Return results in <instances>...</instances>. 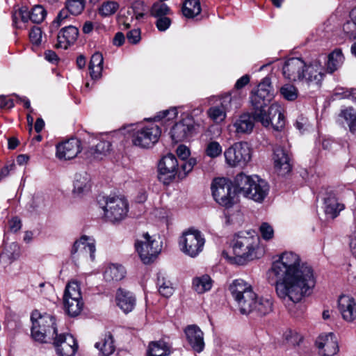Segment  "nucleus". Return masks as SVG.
Segmentation results:
<instances>
[{
	"label": "nucleus",
	"instance_id": "f257e3e1",
	"mask_svg": "<svg viewBox=\"0 0 356 356\" xmlns=\"http://www.w3.org/2000/svg\"><path fill=\"white\" fill-rule=\"evenodd\" d=\"M270 270L276 277L275 290L281 299L298 302L309 295L315 286L312 266L301 262L300 257L292 252L282 254Z\"/></svg>",
	"mask_w": 356,
	"mask_h": 356
},
{
	"label": "nucleus",
	"instance_id": "f03ea898",
	"mask_svg": "<svg viewBox=\"0 0 356 356\" xmlns=\"http://www.w3.org/2000/svg\"><path fill=\"white\" fill-rule=\"evenodd\" d=\"M282 74L291 81H302L309 87L318 89L324 77L323 68L318 61L309 65L299 58H291L284 62Z\"/></svg>",
	"mask_w": 356,
	"mask_h": 356
},
{
	"label": "nucleus",
	"instance_id": "7ed1b4c3",
	"mask_svg": "<svg viewBox=\"0 0 356 356\" xmlns=\"http://www.w3.org/2000/svg\"><path fill=\"white\" fill-rule=\"evenodd\" d=\"M234 184L238 193L257 202H261L269 191L268 183L258 176H248L243 172L238 174Z\"/></svg>",
	"mask_w": 356,
	"mask_h": 356
},
{
	"label": "nucleus",
	"instance_id": "20e7f679",
	"mask_svg": "<svg viewBox=\"0 0 356 356\" xmlns=\"http://www.w3.org/2000/svg\"><path fill=\"white\" fill-rule=\"evenodd\" d=\"M259 241V236L250 232H241L235 235L232 241L235 261L243 264L246 261L256 259Z\"/></svg>",
	"mask_w": 356,
	"mask_h": 356
},
{
	"label": "nucleus",
	"instance_id": "39448f33",
	"mask_svg": "<svg viewBox=\"0 0 356 356\" xmlns=\"http://www.w3.org/2000/svg\"><path fill=\"white\" fill-rule=\"evenodd\" d=\"M31 319L32 321L31 335L33 338L42 343L47 342L57 336L56 320L51 314H41L38 311L32 312Z\"/></svg>",
	"mask_w": 356,
	"mask_h": 356
},
{
	"label": "nucleus",
	"instance_id": "423d86ee",
	"mask_svg": "<svg viewBox=\"0 0 356 356\" xmlns=\"http://www.w3.org/2000/svg\"><path fill=\"white\" fill-rule=\"evenodd\" d=\"M212 195L220 205L229 208L234 204L236 194L238 191L234 186V181L224 177L213 179L211 184Z\"/></svg>",
	"mask_w": 356,
	"mask_h": 356
},
{
	"label": "nucleus",
	"instance_id": "0eeeda50",
	"mask_svg": "<svg viewBox=\"0 0 356 356\" xmlns=\"http://www.w3.org/2000/svg\"><path fill=\"white\" fill-rule=\"evenodd\" d=\"M161 134L160 127L155 124L137 127L133 130L131 141L134 146L148 149L158 142Z\"/></svg>",
	"mask_w": 356,
	"mask_h": 356
},
{
	"label": "nucleus",
	"instance_id": "6e6552de",
	"mask_svg": "<svg viewBox=\"0 0 356 356\" xmlns=\"http://www.w3.org/2000/svg\"><path fill=\"white\" fill-rule=\"evenodd\" d=\"M102 209L105 218L114 223L125 218L129 211V204L123 196H109L106 198Z\"/></svg>",
	"mask_w": 356,
	"mask_h": 356
},
{
	"label": "nucleus",
	"instance_id": "1a4fd4ad",
	"mask_svg": "<svg viewBox=\"0 0 356 356\" xmlns=\"http://www.w3.org/2000/svg\"><path fill=\"white\" fill-rule=\"evenodd\" d=\"M179 243L184 254L195 257L202 251L205 239L200 231L189 229L180 237Z\"/></svg>",
	"mask_w": 356,
	"mask_h": 356
},
{
	"label": "nucleus",
	"instance_id": "9d476101",
	"mask_svg": "<svg viewBox=\"0 0 356 356\" xmlns=\"http://www.w3.org/2000/svg\"><path fill=\"white\" fill-rule=\"evenodd\" d=\"M224 156L229 166L244 167L251 159V150L247 143H235L225 151Z\"/></svg>",
	"mask_w": 356,
	"mask_h": 356
},
{
	"label": "nucleus",
	"instance_id": "9b49d317",
	"mask_svg": "<svg viewBox=\"0 0 356 356\" xmlns=\"http://www.w3.org/2000/svg\"><path fill=\"white\" fill-rule=\"evenodd\" d=\"M143 240H137L135 243V248L139 257L145 264L153 262L161 250V246L159 242L152 237L148 233L143 236Z\"/></svg>",
	"mask_w": 356,
	"mask_h": 356
},
{
	"label": "nucleus",
	"instance_id": "f8f14e48",
	"mask_svg": "<svg viewBox=\"0 0 356 356\" xmlns=\"http://www.w3.org/2000/svg\"><path fill=\"white\" fill-rule=\"evenodd\" d=\"M179 163L176 156L172 154H168L160 160L158 169L159 179L165 184H169L175 177Z\"/></svg>",
	"mask_w": 356,
	"mask_h": 356
},
{
	"label": "nucleus",
	"instance_id": "ddd939ff",
	"mask_svg": "<svg viewBox=\"0 0 356 356\" xmlns=\"http://www.w3.org/2000/svg\"><path fill=\"white\" fill-rule=\"evenodd\" d=\"M250 99L252 115L256 121L261 122L262 125H268L269 122L265 117V113L268 111L266 108L273 98L270 96H263L254 92L250 95Z\"/></svg>",
	"mask_w": 356,
	"mask_h": 356
},
{
	"label": "nucleus",
	"instance_id": "4468645a",
	"mask_svg": "<svg viewBox=\"0 0 356 356\" xmlns=\"http://www.w3.org/2000/svg\"><path fill=\"white\" fill-rule=\"evenodd\" d=\"M194 131V120L187 115L177 122L170 131L172 140L175 143L181 142L189 139Z\"/></svg>",
	"mask_w": 356,
	"mask_h": 356
},
{
	"label": "nucleus",
	"instance_id": "2eb2a0df",
	"mask_svg": "<svg viewBox=\"0 0 356 356\" xmlns=\"http://www.w3.org/2000/svg\"><path fill=\"white\" fill-rule=\"evenodd\" d=\"M54 344L59 356H74L78 349L76 339L70 334H60L55 336Z\"/></svg>",
	"mask_w": 356,
	"mask_h": 356
},
{
	"label": "nucleus",
	"instance_id": "dca6fc26",
	"mask_svg": "<svg viewBox=\"0 0 356 356\" xmlns=\"http://www.w3.org/2000/svg\"><path fill=\"white\" fill-rule=\"evenodd\" d=\"M273 161L275 169L278 175L284 176L291 172V158L289 152L285 147L277 145L274 148Z\"/></svg>",
	"mask_w": 356,
	"mask_h": 356
},
{
	"label": "nucleus",
	"instance_id": "f3484780",
	"mask_svg": "<svg viewBox=\"0 0 356 356\" xmlns=\"http://www.w3.org/2000/svg\"><path fill=\"white\" fill-rule=\"evenodd\" d=\"M95 250V245L92 240L86 236H83L74 243L71 254L73 259L89 257L91 260H94Z\"/></svg>",
	"mask_w": 356,
	"mask_h": 356
},
{
	"label": "nucleus",
	"instance_id": "a211bd4d",
	"mask_svg": "<svg viewBox=\"0 0 356 356\" xmlns=\"http://www.w3.org/2000/svg\"><path fill=\"white\" fill-rule=\"evenodd\" d=\"M318 353L322 356H333L339 352L337 338L332 332L318 336L316 341Z\"/></svg>",
	"mask_w": 356,
	"mask_h": 356
},
{
	"label": "nucleus",
	"instance_id": "6ab92c4d",
	"mask_svg": "<svg viewBox=\"0 0 356 356\" xmlns=\"http://www.w3.org/2000/svg\"><path fill=\"white\" fill-rule=\"evenodd\" d=\"M81 152V141L71 138L56 145V156L60 160H70Z\"/></svg>",
	"mask_w": 356,
	"mask_h": 356
},
{
	"label": "nucleus",
	"instance_id": "aec40b11",
	"mask_svg": "<svg viewBox=\"0 0 356 356\" xmlns=\"http://www.w3.org/2000/svg\"><path fill=\"white\" fill-rule=\"evenodd\" d=\"M265 117L269 122L268 125H263L266 128L272 127L275 131H280L285 126L282 108L277 103H273L268 107V111L265 113Z\"/></svg>",
	"mask_w": 356,
	"mask_h": 356
},
{
	"label": "nucleus",
	"instance_id": "412c9836",
	"mask_svg": "<svg viewBox=\"0 0 356 356\" xmlns=\"http://www.w3.org/2000/svg\"><path fill=\"white\" fill-rule=\"evenodd\" d=\"M187 341L196 353H201L204 348V333L196 325H188L184 329Z\"/></svg>",
	"mask_w": 356,
	"mask_h": 356
},
{
	"label": "nucleus",
	"instance_id": "4be33fe9",
	"mask_svg": "<svg viewBox=\"0 0 356 356\" xmlns=\"http://www.w3.org/2000/svg\"><path fill=\"white\" fill-rule=\"evenodd\" d=\"M338 309L345 321L353 322L356 319V302L353 297L348 295L339 296Z\"/></svg>",
	"mask_w": 356,
	"mask_h": 356
},
{
	"label": "nucleus",
	"instance_id": "5701e85b",
	"mask_svg": "<svg viewBox=\"0 0 356 356\" xmlns=\"http://www.w3.org/2000/svg\"><path fill=\"white\" fill-rule=\"evenodd\" d=\"M79 36V29L72 25L66 26L59 31L57 35L56 48L67 49L73 44Z\"/></svg>",
	"mask_w": 356,
	"mask_h": 356
},
{
	"label": "nucleus",
	"instance_id": "b1692460",
	"mask_svg": "<svg viewBox=\"0 0 356 356\" xmlns=\"http://www.w3.org/2000/svg\"><path fill=\"white\" fill-rule=\"evenodd\" d=\"M323 204L324 212L327 218H335L344 209L343 204L339 202L336 195L332 192L327 193L323 200Z\"/></svg>",
	"mask_w": 356,
	"mask_h": 356
},
{
	"label": "nucleus",
	"instance_id": "393cba45",
	"mask_svg": "<svg viewBox=\"0 0 356 356\" xmlns=\"http://www.w3.org/2000/svg\"><path fill=\"white\" fill-rule=\"evenodd\" d=\"M254 121L256 120L250 113L241 114L233 124L235 132L238 135L251 134L254 127Z\"/></svg>",
	"mask_w": 356,
	"mask_h": 356
},
{
	"label": "nucleus",
	"instance_id": "a878e982",
	"mask_svg": "<svg viewBox=\"0 0 356 356\" xmlns=\"http://www.w3.org/2000/svg\"><path fill=\"white\" fill-rule=\"evenodd\" d=\"M116 302L118 306L128 314L134 309L136 300L131 292L120 288L116 293Z\"/></svg>",
	"mask_w": 356,
	"mask_h": 356
},
{
	"label": "nucleus",
	"instance_id": "bb28decb",
	"mask_svg": "<svg viewBox=\"0 0 356 356\" xmlns=\"http://www.w3.org/2000/svg\"><path fill=\"white\" fill-rule=\"evenodd\" d=\"M257 298V294L253 291V289L247 291L245 294L235 299L240 312L243 314H249L252 312V305L254 300Z\"/></svg>",
	"mask_w": 356,
	"mask_h": 356
},
{
	"label": "nucleus",
	"instance_id": "cd10ccee",
	"mask_svg": "<svg viewBox=\"0 0 356 356\" xmlns=\"http://www.w3.org/2000/svg\"><path fill=\"white\" fill-rule=\"evenodd\" d=\"M126 274L124 266L120 264H111L104 272V279L107 282H116L122 280Z\"/></svg>",
	"mask_w": 356,
	"mask_h": 356
},
{
	"label": "nucleus",
	"instance_id": "c85d7f7f",
	"mask_svg": "<svg viewBox=\"0 0 356 356\" xmlns=\"http://www.w3.org/2000/svg\"><path fill=\"white\" fill-rule=\"evenodd\" d=\"M171 353V346L163 340L151 341L147 351V356H168Z\"/></svg>",
	"mask_w": 356,
	"mask_h": 356
},
{
	"label": "nucleus",
	"instance_id": "c756f323",
	"mask_svg": "<svg viewBox=\"0 0 356 356\" xmlns=\"http://www.w3.org/2000/svg\"><path fill=\"white\" fill-rule=\"evenodd\" d=\"M273 306V302L271 298H258L257 296L252 305V312L251 313L255 314L257 316H265L272 312Z\"/></svg>",
	"mask_w": 356,
	"mask_h": 356
},
{
	"label": "nucleus",
	"instance_id": "7c9ffc66",
	"mask_svg": "<svg viewBox=\"0 0 356 356\" xmlns=\"http://www.w3.org/2000/svg\"><path fill=\"white\" fill-rule=\"evenodd\" d=\"M95 347L99 350L102 356H110L115 350L113 335L110 332L105 334L99 341L95 344Z\"/></svg>",
	"mask_w": 356,
	"mask_h": 356
},
{
	"label": "nucleus",
	"instance_id": "2f4dec72",
	"mask_svg": "<svg viewBox=\"0 0 356 356\" xmlns=\"http://www.w3.org/2000/svg\"><path fill=\"white\" fill-rule=\"evenodd\" d=\"M111 144L108 141H99L95 147H90L84 154L89 160L101 159L110 149Z\"/></svg>",
	"mask_w": 356,
	"mask_h": 356
},
{
	"label": "nucleus",
	"instance_id": "473e14b6",
	"mask_svg": "<svg viewBox=\"0 0 356 356\" xmlns=\"http://www.w3.org/2000/svg\"><path fill=\"white\" fill-rule=\"evenodd\" d=\"M90 176L86 172L76 173L74 176L73 193L80 195L90 188Z\"/></svg>",
	"mask_w": 356,
	"mask_h": 356
},
{
	"label": "nucleus",
	"instance_id": "72a5a7b5",
	"mask_svg": "<svg viewBox=\"0 0 356 356\" xmlns=\"http://www.w3.org/2000/svg\"><path fill=\"white\" fill-rule=\"evenodd\" d=\"M251 289H252V285L242 279L234 280L229 286V290L234 300Z\"/></svg>",
	"mask_w": 356,
	"mask_h": 356
},
{
	"label": "nucleus",
	"instance_id": "f704fd0d",
	"mask_svg": "<svg viewBox=\"0 0 356 356\" xmlns=\"http://www.w3.org/2000/svg\"><path fill=\"white\" fill-rule=\"evenodd\" d=\"M343 60L344 57L341 50L335 49L327 56V61L326 63L327 72L333 73L342 65Z\"/></svg>",
	"mask_w": 356,
	"mask_h": 356
},
{
	"label": "nucleus",
	"instance_id": "c9c22d12",
	"mask_svg": "<svg viewBox=\"0 0 356 356\" xmlns=\"http://www.w3.org/2000/svg\"><path fill=\"white\" fill-rule=\"evenodd\" d=\"M64 308L70 316H76L82 311L83 303L82 299H63Z\"/></svg>",
	"mask_w": 356,
	"mask_h": 356
},
{
	"label": "nucleus",
	"instance_id": "e433bc0d",
	"mask_svg": "<svg viewBox=\"0 0 356 356\" xmlns=\"http://www.w3.org/2000/svg\"><path fill=\"white\" fill-rule=\"evenodd\" d=\"M201 12L200 0H186L182 7V13L187 18H193Z\"/></svg>",
	"mask_w": 356,
	"mask_h": 356
},
{
	"label": "nucleus",
	"instance_id": "4c0bfd02",
	"mask_svg": "<svg viewBox=\"0 0 356 356\" xmlns=\"http://www.w3.org/2000/svg\"><path fill=\"white\" fill-rule=\"evenodd\" d=\"M212 286V280L208 275L195 277L193 280V288L198 293L209 291Z\"/></svg>",
	"mask_w": 356,
	"mask_h": 356
},
{
	"label": "nucleus",
	"instance_id": "58836bf2",
	"mask_svg": "<svg viewBox=\"0 0 356 356\" xmlns=\"http://www.w3.org/2000/svg\"><path fill=\"white\" fill-rule=\"evenodd\" d=\"M339 116L344 119L353 134L356 133V109L348 107L341 111Z\"/></svg>",
	"mask_w": 356,
	"mask_h": 356
},
{
	"label": "nucleus",
	"instance_id": "ea45409f",
	"mask_svg": "<svg viewBox=\"0 0 356 356\" xmlns=\"http://www.w3.org/2000/svg\"><path fill=\"white\" fill-rule=\"evenodd\" d=\"M1 255L7 259L10 263L14 261L20 255L19 245L15 242L11 243H4L3 250L1 252Z\"/></svg>",
	"mask_w": 356,
	"mask_h": 356
},
{
	"label": "nucleus",
	"instance_id": "a19ab883",
	"mask_svg": "<svg viewBox=\"0 0 356 356\" xmlns=\"http://www.w3.org/2000/svg\"><path fill=\"white\" fill-rule=\"evenodd\" d=\"M172 14L171 8L164 2L156 1L150 8V15L154 18L170 16Z\"/></svg>",
	"mask_w": 356,
	"mask_h": 356
},
{
	"label": "nucleus",
	"instance_id": "79ce46f5",
	"mask_svg": "<svg viewBox=\"0 0 356 356\" xmlns=\"http://www.w3.org/2000/svg\"><path fill=\"white\" fill-rule=\"evenodd\" d=\"M220 106L226 112L231 111L234 108H237L239 106L238 98L236 95L232 96V93L225 94L220 99Z\"/></svg>",
	"mask_w": 356,
	"mask_h": 356
},
{
	"label": "nucleus",
	"instance_id": "37998d69",
	"mask_svg": "<svg viewBox=\"0 0 356 356\" xmlns=\"http://www.w3.org/2000/svg\"><path fill=\"white\" fill-rule=\"evenodd\" d=\"M120 5L115 1H104L98 9V13L102 17H108L115 14Z\"/></svg>",
	"mask_w": 356,
	"mask_h": 356
},
{
	"label": "nucleus",
	"instance_id": "c03bdc74",
	"mask_svg": "<svg viewBox=\"0 0 356 356\" xmlns=\"http://www.w3.org/2000/svg\"><path fill=\"white\" fill-rule=\"evenodd\" d=\"M82 299L79 285L76 281L70 282L65 289L63 299Z\"/></svg>",
	"mask_w": 356,
	"mask_h": 356
},
{
	"label": "nucleus",
	"instance_id": "a18cd8bd",
	"mask_svg": "<svg viewBox=\"0 0 356 356\" xmlns=\"http://www.w3.org/2000/svg\"><path fill=\"white\" fill-rule=\"evenodd\" d=\"M280 92L281 95L288 101H294L298 97V88L291 83L283 85L280 89Z\"/></svg>",
	"mask_w": 356,
	"mask_h": 356
},
{
	"label": "nucleus",
	"instance_id": "49530a36",
	"mask_svg": "<svg viewBox=\"0 0 356 356\" xmlns=\"http://www.w3.org/2000/svg\"><path fill=\"white\" fill-rule=\"evenodd\" d=\"M13 25L18 28V19H21L22 22L26 23L31 20V12L28 10L27 7L22 6L18 10H15L13 13Z\"/></svg>",
	"mask_w": 356,
	"mask_h": 356
},
{
	"label": "nucleus",
	"instance_id": "de8ad7c7",
	"mask_svg": "<svg viewBox=\"0 0 356 356\" xmlns=\"http://www.w3.org/2000/svg\"><path fill=\"white\" fill-rule=\"evenodd\" d=\"M157 284L159 291L163 296L168 298L173 294L174 288L169 280H165L164 277H158Z\"/></svg>",
	"mask_w": 356,
	"mask_h": 356
},
{
	"label": "nucleus",
	"instance_id": "09e8293b",
	"mask_svg": "<svg viewBox=\"0 0 356 356\" xmlns=\"http://www.w3.org/2000/svg\"><path fill=\"white\" fill-rule=\"evenodd\" d=\"M65 7L70 10V14L78 15L82 13L85 7V0H67Z\"/></svg>",
	"mask_w": 356,
	"mask_h": 356
},
{
	"label": "nucleus",
	"instance_id": "8fccbe9b",
	"mask_svg": "<svg viewBox=\"0 0 356 356\" xmlns=\"http://www.w3.org/2000/svg\"><path fill=\"white\" fill-rule=\"evenodd\" d=\"M255 93L263 96H270V97L273 98V86H271L270 78L265 77L262 80L259 84L258 89Z\"/></svg>",
	"mask_w": 356,
	"mask_h": 356
},
{
	"label": "nucleus",
	"instance_id": "3c124183",
	"mask_svg": "<svg viewBox=\"0 0 356 356\" xmlns=\"http://www.w3.org/2000/svg\"><path fill=\"white\" fill-rule=\"evenodd\" d=\"M222 152V146L216 141L208 143L205 149L207 156L210 158H216L221 155Z\"/></svg>",
	"mask_w": 356,
	"mask_h": 356
},
{
	"label": "nucleus",
	"instance_id": "603ef678",
	"mask_svg": "<svg viewBox=\"0 0 356 356\" xmlns=\"http://www.w3.org/2000/svg\"><path fill=\"white\" fill-rule=\"evenodd\" d=\"M46 14V10L42 6H35L31 11V21L35 24H40L44 20Z\"/></svg>",
	"mask_w": 356,
	"mask_h": 356
},
{
	"label": "nucleus",
	"instance_id": "864d4df0",
	"mask_svg": "<svg viewBox=\"0 0 356 356\" xmlns=\"http://www.w3.org/2000/svg\"><path fill=\"white\" fill-rule=\"evenodd\" d=\"M70 10L65 7L58 14L56 18L53 21L50 26L51 31L57 29L60 26L65 24V20L69 16Z\"/></svg>",
	"mask_w": 356,
	"mask_h": 356
},
{
	"label": "nucleus",
	"instance_id": "5fc2aeb1",
	"mask_svg": "<svg viewBox=\"0 0 356 356\" xmlns=\"http://www.w3.org/2000/svg\"><path fill=\"white\" fill-rule=\"evenodd\" d=\"M209 117L214 121H222L226 117V111L220 106L211 107L208 111Z\"/></svg>",
	"mask_w": 356,
	"mask_h": 356
},
{
	"label": "nucleus",
	"instance_id": "6e6d98bb",
	"mask_svg": "<svg viewBox=\"0 0 356 356\" xmlns=\"http://www.w3.org/2000/svg\"><path fill=\"white\" fill-rule=\"evenodd\" d=\"M344 34L350 40H356V24L355 22H346L343 26Z\"/></svg>",
	"mask_w": 356,
	"mask_h": 356
},
{
	"label": "nucleus",
	"instance_id": "4d7b16f0",
	"mask_svg": "<svg viewBox=\"0 0 356 356\" xmlns=\"http://www.w3.org/2000/svg\"><path fill=\"white\" fill-rule=\"evenodd\" d=\"M260 234L263 239L269 241L273 238L274 230L268 222H263L259 227Z\"/></svg>",
	"mask_w": 356,
	"mask_h": 356
},
{
	"label": "nucleus",
	"instance_id": "13d9d810",
	"mask_svg": "<svg viewBox=\"0 0 356 356\" xmlns=\"http://www.w3.org/2000/svg\"><path fill=\"white\" fill-rule=\"evenodd\" d=\"M156 19V27L161 32L165 31L171 25L172 21L169 16L158 17Z\"/></svg>",
	"mask_w": 356,
	"mask_h": 356
},
{
	"label": "nucleus",
	"instance_id": "bf43d9fd",
	"mask_svg": "<svg viewBox=\"0 0 356 356\" xmlns=\"http://www.w3.org/2000/svg\"><path fill=\"white\" fill-rule=\"evenodd\" d=\"M177 115V111L175 108H172L169 110H165L159 112L155 117V120H161L164 118H167L168 120L175 118Z\"/></svg>",
	"mask_w": 356,
	"mask_h": 356
},
{
	"label": "nucleus",
	"instance_id": "052dcab7",
	"mask_svg": "<svg viewBox=\"0 0 356 356\" xmlns=\"http://www.w3.org/2000/svg\"><path fill=\"white\" fill-rule=\"evenodd\" d=\"M29 38L33 44H39L42 39V31L39 27L34 26L29 33Z\"/></svg>",
	"mask_w": 356,
	"mask_h": 356
},
{
	"label": "nucleus",
	"instance_id": "680f3d73",
	"mask_svg": "<svg viewBox=\"0 0 356 356\" xmlns=\"http://www.w3.org/2000/svg\"><path fill=\"white\" fill-rule=\"evenodd\" d=\"M181 162L179 165L185 175L191 172L197 163L196 159L195 158H189L188 161L184 160Z\"/></svg>",
	"mask_w": 356,
	"mask_h": 356
},
{
	"label": "nucleus",
	"instance_id": "e2e57ef3",
	"mask_svg": "<svg viewBox=\"0 0 356 356\" xmlns=\"http://www.w3.org/2000/svg\"><path fill=\"white\" fill-rule=\"evenodd\" d=\"M127 38L131 44H137L140 40V30L134 29L127 32Z\"/></svg>",
	"mask_w": 356,
	"mask_h": 356
},
{
	"label": "nucleus",
	"instance_id": "0e129e2a",
	"mask_svg": "<svg viewBox=\"0 0 356 356\" xmlns=\"http://www.w3.org/2000/svg\"><path fill=\"white\" fill-rule=\"evenodd\" d=\"M103 62L102 54L99 52H95L90 58L89 65H91V67H103Z\"/></svg>",
	"mask_w": 356,
	"mask_h": 356
},
{
	"label": "nucleus",
	"instance_id": "69168bd1",
	"mask_svg": "<svg viewBox=\"0 0 356 356\" xmlns=\"http://www.w3.org/2000/svg\"><path fill=\"white\" fill-rule=\"evenodd\" d=\"M22 227L21 220L17 218H13L8 222L9 230L12 232H17Z\"/></svg>",
	"mask_w": 356,
	"mask_h": 356
},
{
	"label": "nucleus",
	"instance_id": "338daca9",
	"mask_svg": "<svg viewBox=\"0 0 356 356\" xmlns=\"http://www.w3.org/2000/svg\"><path fill=\"white\" fill-rule=\"evenodd\" d=\"M44 58L53 64H57L59 61V58L56 53L52 50H47L44 54Z\"/></svg>",
	"mask_w": 356,
	"mask_h": 356
},
{
	"label": "nucleus",
	"instance_id": "774afa93",
	"mask_svg": "<svg viewBox=\"0 0 356 356\" xmlns=\"http://www.w3.org/2000/svg\"><path fill=\"white\" fill-rule=\"evenodd\" d=\"M177 154L181 161H182L188 158L190 154V151L186 146L179 145L177 149Z\"/></svg>",
	"mask_w": 356,
	"mask_h": 356
}]
</instances>
